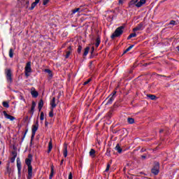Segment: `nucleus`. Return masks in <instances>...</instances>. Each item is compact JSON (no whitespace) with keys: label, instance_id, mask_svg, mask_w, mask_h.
I'll use <instances>...</instances> for the list:
<instances>
[{"label":"nucleus","instance_id":"obj_41","mask_svg":"<svg viewBox=\"0 0 179 179\" xmlns=\"http://www.w3.org/2000/svg\"><path fill=\"white\" fill-rule=\"evenodd\" d=\"M115 93H117V92H114V93L113 94L112 97H110V99H109L110 101H113V100H114V98H113V97H114V96H115Z\"/></svg>","mask_w":179,"mask_h":179},{"label":"nucleus","instance_id":"obj_33","mask_svg":"<svg viewBox=\"0 0 179 179\" xmlns=\"http://www.w3.org/2000/svg\"><path fill=\"white\" fill-rule=\"evenodd\" d=\"M142 5H143V4L142 3V2L139 1L138 3H137L136 4V6L137 8H141V6H142Z\"/></svg>","mask_w":179,"mask_h":179},{"label":"nucleus","instance_id":"obj_51","mask_svg":"<svg viewBox=\"0 0 179 179\" xmlns=\"http://www.w3.org/2000/svg\"><path fill=\"white\" fill-rule=\"evenodd\" d=\"M62 163H64V160H62V162H61V164H62Z\"/></svg>","mask_w":179,"mask_h":179},{"label":"nucleus","instance_id":"obj_21","mask_svg":"<svg viewBox=\"0 0 179 179\" xmlns=\"http://www.w3.org/2000/svg\"><path fill=\"white\" fill-rule=\"evenodd\" d=\"M96 154V151L94 149H91L90 151V156H91V157H95L96 155H94Z\"/></svg>","mask_w":179,"mask_h":179},{"label":"nucleus","instance_id":"obj_32","mask_svg":"<svg viewBox=\"0 0 179 179\" xmlns=\"http://www.w3.org/2000/svg\"><path fill=\"white\" fill-rule=\"evenodd\" d=\"M3 107H6V108H9V103L8 102H3Z\"/></svg>","mask_w":179,"mask_h":179},{"label":"nucleus","instance_id":"obj_31","mask_svg":"<svg viewBox=\"0 0 179 179\" xmlns=\"http://www.w3.org/2000/svg\"><path fill=\"white\" fill-rule=\"evenodd\" d=\"M49 117L52 118L54 117V109H51L50 112L49 113Z\"/></svg>","mask_w":179,"mask_h":179},{"label":"nucleus","instance_id":"obj_39","mask_svg":"<svg viewBox=\"0 0 179 179\" xmlns=\"http://www.w3.org/2000/svg\"><path fill=\"white\" fill-rule=\"evenodd\" d=\"M110 167H111V164H108L105 171H108V170H110Z\"/></svg>","mask_w":179,"mask_h":179},{"label":"nucleus","instance_id":"obj_27","mask_svg":"<svg viewBox=\"0 0 179 179\" xmlns=\"http://www.w3.org/2000/svg\"><path fill=\"white\" fill-rule=\"evenodd\" d=\"M132 48H134V45L129 46V48H127L125 50H124V54L128 52V51H131V50H132Z\"/></svg>","mask_w":179,"mask_h":179},{"label":"nucleus","instance_id":"obj_46","mask_svg":"<svg viewBox=\"0 0 179 179\" xmlns=\"http://www.w3.org/2000/svg\"><path fill=\"white\" fill-rule=\"evenodd\" d=\"M140 2L143 4L146 3V0H140Z\"/></svg>","mask_w":179,"mask_h":179},{"label":"nucleus","instance_id":"obj_35","mask_svg":"<svg viewBox=\"0 0 179 179\" xmlns=\"http://www.w3.org/2000/svg\"><path fill=\"white\" fill-rule=\"evenodd\" d=\"M92 79L89 78L87 81L84 82V85L85 86V85H88L89 83H90Z\"/></svg>","mask_w":179,"mask_h":179},{"label":"nucleus","instance_id":"obj_20","mask_svg":"<svg viewBox=\"0 0 179 179\" xmlns=\"http://www.w3.org/2000/svg\"><path fill=\"white\" fill-rule=\"evenodd\" d=\"M43 106H44V101H43V100H41L38 103V110H39V111L41 110V108H43Z\"/></svg>","mask_w":179,"mask_h":179},{"label":"nucleus","instance_id":"obj_48","mask_svg":"<svg viewBox=\"0 0 179 179\" xmlns=\"http://www.w3.org/2000/svg\"><path fill=\"white\" fill-rule=\"evenodd\" d=\"M20 100H22V101H24V103H26V100L24 99V98H23V96H21Z\"/></svg>","mask_w":179,"mask_h":179},{"label":"nucleus","instance_id":"obj_15","mask_svg":"<svg viewBox=\"0 0 179 179\" xmlns=\"http://www.w3.org/2000/svg\"><path fill=\"white\" fill-rule=\"evenodd\" d=\"M78 12L79 13H80V12H83V10L80 9V8H75L74 10H72V14H73V15H75V13H77Z\"/></svg>","mask_w":179,"mask_h":179},{"label":"nucleus","instance_id":"obj_45","mask_svg":"<svg viewBox=\"0 0 179 179\" xmlns=\"http://www.w3.org/2000/svg\"><path fill=\"white\" fill-rule=\"evenodd\" d=\"M15 159H16V156H15L14 157H12L11 162L13 163V162H15Z\"/></svg>","mask_w":179,"mask_h":179},{"label":"nucleus","instance_id":"obj_34","mask_svg":"<svg viewBox=\"0 0 179 179\" xmlns=\"http://www.w3.org/2000/svg\"><path fill=\"white\" fill-rule=\"evenodd\" d=\"M77 52L78 53V54H80V52H82V46H78V50H77Z\"/></svg>","mask_w":179,"mask_h":179},{"label":"nucleus","instance_id":"obj_36","mask_svg":"<svg viewBox=\"0 0 179 179\" xmlns=\"http://www.w3.org/2000/svg\"><path fill=\"white\" fill-rule=\"evenodd\" d=\"M6 171L8 173H10V171H12V169H10V167H9V165L7 166Z\"/></svg>","mask_w":179,"mask_h":179},{"label":"nucleus","instance_id":"obj_54","mask_svg":"<svg viewBox=\"0 0 179 179\" xmlns=\"http://www.w3.org/2000/svg\"><path fill=\"white\" fill-rule=\"evenodd\" d=\"M160 132H163V130H161Z\"/></svg>","mask_w":179,"mask_h":179},{"label":"nucleus","instance_id":"obj_10","mask_svg":"<svg viewBox=\"0 0 179 179\" xmlns=\"http://www.w3.org/2000/svg\"><path fill=\"white\" fill-rule=\"evenodd\" d=\"M141 30H143V24H139L137 27H136L133 29V31H141Z\"/></svg>","mask_w":179,"mask_h":179},{"label":"nucleus","instance_id":"obj_28","mask_svg":"<svg viewBox=\"0 0 179 179\" xmlns=\"http://www.w3.org/2000/svg\"><path fill=\"white\" fill-rule=\"evenodd\" d=\"M132 37H136V33H133L131 34L129 36H128V40H131V38H132Z\"/></svg>","mask_w":179,"mask_h":179},{"label":"nucleus","instance_id":"obj_19","mask_svg":"<svg viewBox=\"0 0 179 179\" xmlns=\"http://www.w3.org/2000/svg\"><path fill=\"white\" fill-rule=\"evenodd\" d=\"M53 176H54V166L52 165L51 166V172H50V175L49 179H52Z\"/></svg>","mask_w":179,"mask_h":179},{"label":"nucleus","instance_id":"obj_47","mask_svg":"<svg viewBox=\"0 0 179 179\" xmlns=\"http://www.w3.org/2000/svg\"><path fill=\"white\" fill-rule=\"evenodd\" d=\"M69 179H72V173H70L69 175Z\"/></svg>","mask_w":179,"mask_h":179},{"label":"nucleus","instance_id":"obj_52","mask_svg":"<svg viewBox=\"0 0 179 179\" xmlns=\"http://www.w3.org/2000/svg\"><path fill=\"white\" fill-rule=\"evenodd\" d=\"M0 164H2V162L0 161Z\"/></svg>","mask_w":179,"mask_h":179},{"label":"nucleus","instance_id":"obj_1","mask_svg":"<svg viewBox=\"0 0 179 179\" xmlns=\"http://www.w3.org/2000/svg\"><path fill=\"white\" fill-rule=\"evenodd\" d=\"M31 160H33V156L31 154L28 155V158L25 159V163L28 166V179H31L33 177V166H31Z\"/></svg>","mask_w":179,"mask_h":179},{"label":"nucleus","instance_id":"obj_42","mask_svg":"<svg viewBox=\"0 0 179 179\" xmlns=\"http://www.w3.org/2000/svg\"><path fill=\"white\" fill-rule=\"evenodd\" d=\"M169 24H172L173 26L176 25V21L171 20V21L170 22Z\"/></svg>","mask_w":179,"mask_h":179},{"label":"nucleus","instance_id":"obj_40","mask_svg":"<svg viewBox=\"0 0 179 179\" xmlns=\"http://www.w3.org/2000/svg\"><path fill=\"white\" fill-rule=\"evenodd\" d=\"M25 3H26V8H29V5L30 4V1L29 0H26L25 1Z\"/></svg>","mask_w":179,"mask_h":179},{"label":"nucleus","instance_id":"obj_9","mask_svg":"<svg viewBox=\"0 0 179 179\" xmlns=\"http://www.w3.org/2000/svg\"><path fill=\"white\" fill-rule=\"evenodd\" d=\"M63 155L64 157H66V156H68V145H66V143H64V145Z\"/></svg>","mask_w":179,"mask_h":179},{"label":"nucleus","instance_id":"obj_5","mask_svg":"<svg viewBox=\"0 0 179 179\" xmlns=\"http://www.w3.org/2000/svg\"><path fill=\"white\" fill-rule=\"evenodd\" d=\"M37 129H38V122H36V124L32 126V138H34Z\"/></svg>","mask_w":179,"mask_h":179},{"label":"nucleus","instance_id":"obj_26","mask_svg":"<svg viewBox=\"0 0 179 179\" xmlns=\"http://www.w3.org/2000/svg\"><path fill=\"white\" fill-rule=\"evenodd\" d=\"M100 43H101V39H100V37L98 36L96 38V47H99V45H100Z\"/></svg>","mask_w":179,"mask_h":179},{"label":"nucleus","instance_id":"obj_38","mask_svg":"<svg viewBox=\"0 0 179 179\" xmlns=\"http://www.w3.org/2000/svg\"><path fill=\"white\" fill-rule=\"evenodd\" d=\"M110 167H111V164H108L105 171H108V170H110Z\"/></svg>","mask_w":179,"mask_h":179},{"label":"nucleus","instance_id":"obj_14","mask_svg":"<svg viewBox=\"0 0 179 179\" xmlns=\"http://www.w3.org/2000/svg\"><path fill=\"white\" fill-rule=\"evenodd\" d=\"M36 102L32 101V106L31 107V113L32 115L34 114V109L36 108Z\"/></svg>","mask_w":179,"mask_h":179},{"label":"nucleus","instance_id":"obj_8","mask_svg":"<svg viewBox=\"0 0 179 179\" xmlns=\"http://www.w3.org/2000/svg\"><path fill=\"white\" fill-rule=\"evenodd\" d=\"M17 167L18 170V174H20V171L22 170V163L20 162V159H19V158L17 159Z\"/></svg>","mask_w":179,"mask_h":179},{"label":"nucleus","instance_id":"obj_13","mask_svg":"<svg viewBox=\"0 0 179 179\" xmlns=\"http://www.w3.org/2000/svg\"><path fill=\"white\" fill-rule=\"evenodd\" d=\"M68 51L66 52V58H69V56L71 55V52H72L71 50L72 48L71 46L69 47Z\"/></svg>","mask_w":179,"mask_h":179},{"label":"nucleus","instance_id":"obj_24","mask_svg":"<svg viewBox=\"0 0 179 179\" xmlns=\"http://www.w3.org/2000/svg\"><path fill=\"white\" fill-rule=\"evenodd\" d=\"M127 122H129V124H134L135 122V120L132 117H129L127 119Z\"/></svg>","mask_w":179,"mask_h":179},{"label":"nucleus","instance_id":"obj_3","mask_svg":"<svg viewBox=\"0 0 179 179\" xmlns=\"http://www.w3.org/2000/svg\"><path fill=\"white\" fill-rule=\"evenodd\" d=\"M30 72H31V63L28 62L27 63V65L25 66V76L27 78H29L30 76Z\"/></svg>","mask_w":179,"mask_h":179},{"label":"nucleus","instance_id":"obj_12","mask_svg":"<svg viewBox=\"0 0 179 179\" xmlns=\"http://www.w3.org/2000/svg\"><path fill=\"white\" fill-rule=\"evenodd\" d=\"M50 106H51V109H54L55 108V107H57V104H55V98H53L50 101Z\"/></svg>","mask_w":179,"mask_h":179},{"label":"nucleus","instance_id":"obj_25","mask_svg":"<svg viewBox=\"0 0 179 179\" xmlns=\"http://www.w3.org/2000/svg\"><path fill=\"white\" fill-rule=\"evenodd\" d=\"M31 95L33 96V97H37V96H38V92H37V91H31Z\"/></svg>","mask_w":179,"mask_h":179},{"label":"nucleus","instance_id":"obj_11","mask_svg":"<svg viewBox=\"0 0 179 179\" xmlns=\"http://www.w3.org/2000/svg\"><path fill=\"white\" fill-rule=\"evenodd\" d=\"M38 2H40V0H36L35 2L32 3L31 8H29L30 10H33V9H34V8H36V6H37V3H38Z\"/></svg>","mask_w":179,"mask_h":179},{"label":"nucleus","instance_id":"obj_23","mask_svg":"<svg viewBox=\"0 0 179 179\" xmlns=\"http://www.w3.org/2000/svg\"><path fill=\"white\" fill-rule=\"evenodd\" d=\"M52 150V142L50 141L48 144V153Z\"/></svg>","mask_w":179,"mask_h":179},{"label":"nucleus","instance_id":"obj_17","mask_svg":"<svg viewBox=\"0 0 179 179\" xmlns=\"http://www.w3.org/2000/svg\"><path fill=\"white\" fill-rule=\"evenodd\" d=\"M89 51H90V47L85 48V51H84V54H83L84 57L87 56V55L89 54Z\"/></svg>","mask_w":179,"mask_h":179},{"label":"nucleus","instance_id":"obj_7","mask_svg":"<svg viewBox=\"0 0 179 179\" xmlns=\"http://www.w3.org/2000/svg\"><path fill=\"white\" fill-rule=\"evenodd\" d=\"M3 114L4 115V117L7 119V120H10V121H14V120H15V117L9 115V114H7L6 113V111H3Z\"/></svg>","mask_w":179,"mask_h":179},{"label":"nucleus","instance_id":"obj_49","mask_svg":"<svg viewBox=\"0 0 179 179\" xmlns=\"http://www.w3.org/2000/svg\"><path fill=\"white\" fill-rule=\"evenodd\" d=\"M141 158H142V159H146V156L142 155V156H141Z\"/></svg>","mask_w":179,"mask_h":179},{"label":"nucleus","instance_id":"obj_53","mask_svg":"<svg viewBox=\"0 0 179 179\" xmlns=\"http://www.w3.org/2000/svg\"><path fill=\"white\" fill-rule=\"evenodd\" d=\"M94 50V48L92 47V50Z\"/></svg>","mask_w":179,"mask_h":179},{"label":"nucleus","instance_id":"obj_4","mask_svg":"<svg viewBox=\"0 0 179 179\" xmlns=\"http://www.w3.org/2000/svg\"><path fill=\"white\" fill-rule=\"evenodd\" d=\"M6 75L7 78V80L10 83L12 82V71H10V69H7L6 71Z\"/></svg>","mask_w":179,"mask_h":179},{"label":"nucleus","instance_id":"obj_18","mask_svg":"<svg viewBox=\"0 0 179 179\" xmlns=\"http://www.w3.org/2000/svg\"><path fill=\"white\" fill-rule=\"evenodd\" d=\"M115 150H116L118 153H121L122 152V149H121L120 144H117V145L115 148Z\"/></svg>","mask_w":179,"mask_h":179},{"label":"nucleus","instance_id":"obj_6","mask_svg":"<svg viewBox=\"0 0 179 179\" xmlns=\"http://www.w3.org/2000/svg\"><path fill=\"white\" fill-rule=\"evenodd\" d=\"M152 173L157 176L159 174V164H157L152 169Z\"/></svg>","mask_w":179,"mask_h":179},{"label":"nucleus","instance_id":"obj_37","mask_svg":"<svg viewBox=\"0 0 179 179\" xmlns=\"http://www.w3.org/2000/svg\"><path fill=\"white\" fill-rule=\"evenodd\" d=\"M41 121H44V113H41Z\"/></svg>","mask_w":179,"mask_h":179},{"label":"nucleus","instance_id":"obj_22","mask_svg":"<svg viewBox=\"0 0 179 179\" xmlns=\"http://www.w3.org/2000/svg\"><path fill=\"white\" fill-rule=\"evenodd\" d=\"M45 72L48 73L50 76V78H52V72L50 69H45Z\"/></svg>","mask_w":179,"mask_h":179},{"label":"nucleus","instance_id":"obj_29","mask_svg":"<svg viewBox=\"0 0 179 179\" xmlns=\"http://www.w3.org/2000/svg\"><path fill=\"white\" fill-rule=\"evenodd\" d=\"M9 57H10V58H13V49H10Z\"/></svg>","mask_w":179,"mask_h":179},{"label":"nucleus","instance_id":"obj_50","mask_svg":"<svg viewBox=\"0 0 179 179\" xmlns=\"http://www.w3.org/2000/svg\"><path fill=\"white\" fill-rule=\"evenodd\" d=\"M45 127H47V126L48 125V122H45Z\"/></svg>","mask_w":179,"mask_h":179},{"label":"nucleus","instance_id":"obj_43","mask_svg":"<svg viewBox=\"0 0 179 179\" xmlns=\"http://www.w3.org/2000/svg\"><path fill=\"white\" fill-rule=\"evenodd\" d=\"M50 2V0H43V5H47Z\"/></svg>","mask_w":179,"mask_h":179},{"label":"nucleus","instance_id":"obj_44","mask_svg":"<svg viewBox=\"0 0 179 179\" xmlns=\"http://www.w3.org/2000/svg\"><path fill=\"white\" fill-rule=\"evenodd\" d=\"M136 2H138V0H132L131 1V5H134V4L136 3Z\"/></svg>","mask_w":179,"mask_h":179},{"label":"nucleus","instance_id":"obj_16","mask_svg":"<svg viewBox=\"0 0 179 179\" xmlns=\"http://www.w3.org/2000/svg\"><path fill=\"white\" fill-rule=\"evenodd\" d=\"M78 12L79 13H80V12H83V10L80 9V8H75L74 10H72V14H73V15H75V13H77Z\"/></svg>","mask_w":179,"mask_h":179},{"label":"nucleus","instance_id":"obj_2","mask_svg":"<svg viewBox=\"0 0 179 179\" xmlns=\"http://www.w3.org/2000/svg\"><path fill=\"white\" fill-rule=\"evenodd\" d=\"M124 30V27H120L117 28L115 31V32L112 34L111 38H115V37H120L121 34H122V32Z\"/></svg>","mask_w":179,"mask_h":179},{"label":"nucleus","instance_id":"obj_30","mask_svg":"<svg viewBox=\"0 0 179 179\" xmlns=\"http://www.w3.org/2000/svg\"><path fill=\"white\" fill-rule=\"evenodd\" d=\"M148 97H149L150 100H155L156 99V96L152 94L148 95Z\"/></svg>","mask_w":179,"mask_h":179}]
</instances>
